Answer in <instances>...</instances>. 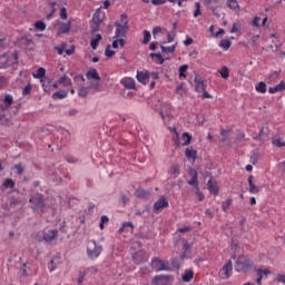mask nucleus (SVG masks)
<instances>
[{
	"instance_id": "42",
	"label": "nucleus",
	"mask_w": 285,
	"mask_h": 285,
	"mask_svg": "<svg viewBox=\"0 0 285 285\" xmlns=\"http://www.w3.org/2000/svg\"><path fill=\"white\" fill-rule=\"evenodd\" d=\"M219 75L223 79H228V77H230V71L228 70V67H223L219 71Z\"/></svg>"
},
{
	"instance_id": "14",
	"label": "nucleus",
	"mask_w": 285,
	"mask_h": 285,
	"mask_svg": "<svg viewBox=\"0 0 285 285\" xmlns=\"http://www.w3.org/2000/svg\"><path fill=\"white\" fill-rule=\"evenodd\" d=\"M121 86L127 90H137V86L135 83V79L132 78H124L120 80Z\"/></svg>"
},
{
	"instance_id": "51",
	"label": "nucleus",
	"mask_w": 285,
	"mask_h": 285,
	"mask_svg": "<svg viewBox=\"0 0 285 285\" xmlns=\"http://www.w3.org/2000/svg\"><path fill=\"white\" fill-rule=\"evenodd\" d=\"M30 92H32V85L29 82L22 90V95L23 97L30 95Z\"/></svg>"
},
{
	"instance_id": "25",
	"label": "nucleus",
	"mask_w": 285,
	"mask_h": 285,
	"mask_svg": "<svg viewBox=\"0 0 285 285\" xmlns=\"http://www.w3.org/2000/svg\"><path fill=\"white\" fill-rule=\"evenodd\" d=\"M166 42H160V49H161V52H165V53H174L176 50H177V42L170 47H164Z\"/></svg>"
},
{
	"instance_id": "64",
	"label": "nucleus",
	"mask_w": 285,
	"mask_h": 285,
	"mask_svg": "<svg viewBox=\"0 0 285 285\" xmlns=\"http://www.w3.org/2000/svg\"><path fill=\"white\" fill-rule=\"evenodd\" d=\"M171 266H173V268H176L177 271H179V268H180L179 261L177 258H173Z\"/></svg>"
},
{
	"instance_id": "26",
	"label": "nucleus",
	"mask_w": 285,
	"mask_h": 285,
	"mask_svg": "<svg viewBox=\"0 0 285 285\" xmlns=\"http://www.w3.org/2000/svg\"><path fill=\"white\" fill-rule=\"evenodd\" d=\"M102 37L100 33H97L95 38L90 40V47L92 50H97L99 48V41H101Z\"/></svg>"
},
{
	"instance_id": "45",
	"label": "nucleus",
	"mask_w": 285,
	"mask_h": 285,
	"mask_svg": "<svg viewBox=\"0 0 285 285\" xmlns=\"http://www.w3.org/2000/svg\"><path fill=\"white\" fill-rule=\"evenodd\" d=\"M179 173V165H173L170 169V175L173 176L174 179H176Z\"/></svg>"
},
{
	"instance_id": "2",
	"label": "nucleus",
	"mask_w": 285,
	"mask_h": 285,
	"mask_svg": "<svg viewBox=\"0 0 285 285\" xmlns=\"http://www.w3.org/2000/svg\"><path fill=\"white\" fill-rule=\"evenodd\" d=\"M255 263L250 258L238 257L235 262V271L237 273H248L253 268Z\"/></svg>"
},
{
	"instance_id": "60",
	"label": "nucleus",
	"mask_w": 285,
	"mask_h": 285,
	"mask_svg": "<svg viewBox=\"0 0 285 285\" xmlns=\"http://www.w3.org/2000/svg\"><path fill=\"white\" fill-rule=\"evenodd\" d=\"M275 282H277L278 284H285V275L283 274L276 275Z\"/></svg>"
},
{
	"instance_id": "24",
	"label": "nucleus",
	"mask_w": 285,
	"mask_h": 285,
	"mask_svg": "<svg viewBox=\"0 0 285 285\" xmlns=\"http://www.w3.org/2000/svg\"><path fill=\"white\" fill-rule=\"evenodd\" d=\"M10 68V58L7 55L0 56V70Z\"/></svg>"
},
{
	"instance_id": "34",
	"label": "nucleus",
	"mask_w": 285,
	"mask_h": 285,
	"mask_svg": "<svg viewBox=\"0 0 285 285\" xmlns=\"http://www.w3.org/2000/svg\"><path fill=\"white\" fill-rule=\"evenodd\" d=\"M142 35H144V39H142L141 43L144 46H148V43H150V39H153V35H150V31H148V30H144Z\"/></svg>"
},
{
	"instance_id": "37",
	"label": "nucleus",
	"mask_w": 285,
	"mask_h": 285,
	"mask_svg": "<svg viewBox=\"0 0 285 285\" xmlns=\"http://www.w3.org/2000/svg\"><path fill=\"white\" fill-rule=\"evenodd\" d=\"M230 206H233V198H228L226 199V202H223L222 203L223 213H228V208H230Z\"/></svg>"
},
{
	"instance_id": "50",
	"label": "nucleus",
	"mask_w": 285,
	"mask_h": 285,
	"mask_svg": "<svg viewBox=\"0 0 285 285\" xmlns=\"http://www.w3.org/2000/svg\"><path fill=\"white\" fill-rule=\"evenodd\" d=\"M273 146H276L277 148H284L285 141H282V139H274L272 140Z\"/></svg>"
},
{
	"instance_id": "59",
	"label": "nucleus",
	"mask_w": 285,
	"mask_h": 285,
	"mask_svg": "<svg viewBox=\"0 0 285 285\" xmlns=\"http://www.w3.org/2000/svg\"><path fill=\"white\" fill-rule=\"evenodd\" d=\"M206 8H212L215 3H219L217 0H204Z\"/></svg>"
},
{
	"instance_id": "38",
	"label": "nucleus",
	"mask_w": 285,
	"mask_h": 285,
	"mask_svg": "<svg viewBox=\"0 0 285 285\" xmlns=\"http://www.w3.org/2000/svg\"><path fill=\"white\" fill-rule=\"evenodd\" d=\"M16 183L12 178H7L4 179V181L2 183V187L3 188H14Z\"/></svg>"
},
{
	"instance_id": "35",
	"label": "nucleus",
	"mask_w": 285,
	"mask_h": 285,
	"mask_svg": "<svg viewBox=\"0 0 285 285\" xmlns=\"http://www.w3.org/2000/svg\"><path fill=\"white\" fill-rule=\"evenodd\" d=\"M135 197L138 199H146V197H148V191H146V189H136Z\"/></svg>"
},
{
	"instance_id": "40",
	"label": "nucleus",
	"mask_w": 285,
	"mask_h": 285,
	"mask_svg": "<svg viewBox=\"0 0 285 285\" xmlns=\"http://www.w3.org/2000/svg\"><path fill=\"white\" fill-rule=\"evenodd\" d=\"M89 94H90V88L88 87H82L78 91L79 97H82V99H86V97H88Z\"/></svg>"
},
{
	"instance_id": "31",
	"label": "nucleus",
	"mask_w": 285,
	"mask_h": 285,
	"mask_svg": "<svg viewBox=\"0 0 285 285\" xmlns=\"http://www.w3.org/2000/svg\"><path fill=\"white\" fill-rule=\"evenodd\" d=\"M227 8L234 10L235 12L239 10V2L237 0H227L226 1Z\"/></svg>"
},
{
	"instance_id": "19",
	"label": "nucleus",
	"mask_w": 285,
	"mask_h": 285,
	"mask_svg": "<svg viewBox=\"0 0 285 285\" xmlns=\"http://www.w3.org/2000/svg\"><path fill=\"white\" fill-rule=\"evenodd\" d=\"M285 90V81H281L278 85H276L275 87H269L268 88V92L271 95H275V92H284Z\"/></svg>"
},
{
	"instance_id": "1",
	"label": "nucleus",
	"mask_w": 285,
	"mask_h": 285,
	"mask_svg": "<svg viewBox=\"0 0 285 285\" xmlns=\"http://www.w3.org/2000/svg\"><path fill=\"white\" fill-rule=\"evenodd\" d=\"M104 253V246H101L97 240H90L87 246V257L88 259L95 261L99 258V255Z\"/></svg>"
},
{
	"instance_id": "39",
	"label": "nucleus",
	"mask_w": 285,
	"mask_h": 285,
	"mask_svg": "<svg viewBox=\"0 0 285 285\" xmlns=\"http://www.w3.org/2000/svg\"><path fill=\"white\" fill-rule=\"evenodd\" d=\"M256 92H262V95L266 94V82L259 81L256 85Z\"/></svg>"
},
{
	"instance_id": "53",
	"label": "nucleus",
	"mask_w": 285,
	"mask_h": 285,
	"mask_svg": "<svg viewBox=\"0 0 285 285\" xmlns=\"http://www.w3.org/2000/svg\"><path fill=\"white\" fill-rule=\"evenodd\" d=\"M257 275H261L262 277H264V275H271V269L268 268H265V269H262V268H258L256 271Z\"/></svg>"
},
{
	"instance_id": "57",
	"label": "nucleus",
	"mask_w": 285,
	"mask_h": 285,
	"mask_svg": "<svg viewBox=\"0 0 285 285\" xmlns=\"http://www.w3.org/2000/svg\"><path fill=\"white\" fill-rule=\"evenodd\" d=\"M259 40V35H256V36H253L252 39H250V46L253 48L257 47V41Z\"/></svg>"
},
{
	"instance_id": "28",
	"label": "nucleus",
	"mask_w": 285,
	"mask_h": 285,
	"mask_svg": "<svg viewBox=\"0 0 285 285\" xmlns=\"http://www.w3.org/2000/svg\"><path fill=\"white\" fill-rule=\"evenodd\" d=\"M59 259H61L59 256H53L51 258V261L48 264V268H49L50 273H52V271L57 269V265L59 264Z\"/></svg>"
},
{
	"instance_id": "5",
	"label": "nucleus",
	"mask_w": 285,
	"mask_h": 285,
	"mask_svg": "<svg viewBox=\"0 0 285 285\" xmlns=\"http://www.w3.org/2000/svg\"><path fill=\"white\" fill-rule=\"evenodd\" d=\"M151 268H155L156 273H159L161 271H170L169 263L163 261L159 257H154L151 259Z\"/></svg>"
},
{
	"instance_id": "17",
	"label": "nucleus",
	"mask_w": 285,
	"mask_h": 285,
	"mask_svg": "<svg viewBox=\"0 0 285 285\" xmlns=\"http://www.w3.org/2000/svg\"><path fill=\"white\" fill-rule=\"evenodd\" d=\"M207 187L209 193H212V195H215V196L219 195V186H217V181L210 178L207 183Z\"/></svg>"
},
{
	"instance_id": "18",
	"label": "nucleus",
	"mask_w": 285,
	"mask_h": 285,
	"mask_svg": "<svg viewBox=\"0 0 285 285\" xmlns=\"http://www.w3.org/2000/svg\"><path fill=\"white\" fill-rule=\"evenodd\" d=\"M71 28H72V22L70 20L68 22H61L58 35H68Z\"/></svg>"
},
{
	"instance_id": "23",
	"label": "nucleus",
	"mask_w": 285,
	"mask_h": 285,
	"mask_svg": "<svg viewBox=\"0 0 285 285\" xmlns=\"http://www.w3.org/2000/svg\"><path fill=\"white\" fill-rule=\"evenodd\" d=\"M106 18V16L101 17V9H97L92 16V21L94 23H104V19Z\"/></svg>"
},
{
	"instance_id": "36",
	"label": "nucleus",
	"mask_w": 285,
	"mask_h": 285,
	"mask_svg": "<svg viewBox=\"0 0 285 285\" xmlns=\"http://www.w3.org/2000/svg\"><path fill=\"white\" fill-rule=\"evenodd\" d=\"M181 139L184 141L183 146H190V141H193V136L188 132H184Z\"/></svg>"
},
{
	"instance_id": "22",
	"label": "nucleus",
	"mask_w": 285,
	"mask_h": 285,
	"mask_svg": "<svg viewBox=\"0 0 285 285\" xmlns=\"http://www.w3.org/2000/svg\"><path fill=\"white\" fill-rule=\"evenodd\" d=\"M279 75H282V69L271 72L267 77V83H275L279 79Z\"/></svg>"
},
{
	"instance_id": "41",
	"label": "nucleus",
	"mask_w": 285,
	"mask_h": 285,
	"mask_svg": "<svg viewBox=\"0 0 285 285\" xmlns=\"http://www.w3.org/2000/svg\"><path fill=\"white\" fill-rule=\"evenodd\" d=\"M36 79H43L46 77V68L40 67L37 70V73L33 76Z\"/></svg>"
},
{
	"instance_id": "33",
	"label": "nucleus",
	"mask_w": 285,
	"mask_h": 285,
	"mask_svg": "<svg viewBox=\"0 0 285 285\" xmlns=\"http://www.w3.org/2000/svg\"><path fill=\"white\" fill-rule=\"evenodd\" d=\"M149 57L151 59H157V63H159V66H164V62L166 61V59H164V57L161 56V53H155V52H151L149 55Z\"/></svg>"
},
{
	"instance_id": "63",
	"label": "nucleus",
	"mask_w": 285,
	"mask_h": 285,
	"mask_svg": "<svg viewBox=\"0 0 285 285\" xmlns=\"http://www.w3.org/2000/svg\"><path fill=\"white\" fill-rule=\"evenodd\" d=\"M193 43H195V40L191 37L187 36L186 40H184V46H193Z\"/></svg>"
},
{
	"instance_id": "7",
	"label": "nucleus",
	"mask_w": 285,
	"mask_h": 285,
	"mask_svg": "<svg viewBox=\"0 0 285 285\" xmlns=\"http://www.w3.org/2000/svg\"><path fill=\"white\" fill-rule=\"evenodd\" d=\"M2 101L3 104L0 105V110H2V112H6V110L11 108L12 104H14V97H12V95L10 94H6Z\"/></svg>"
},
{
	"instance_id": "54",
	"label": "nucleus",
	"mask_w": 285,
	"mask_h": 285,
	"mask_svg": "<svg viewBox=\"0 0 285 285\" xmlns=\"http://www.w3.org/2000/svg\"><path fill=\"white\" fill-rule=\"evenodd\" d=\"M13 168H14V170H17V175H23L24 168H23L22 164H17V165H14Z\"/></svg>"
},
{
	"instance_id": "44",
	"label": "nucleus",
	"mask_w": 285,
	"mask_h": 285,
	"mask_svg": "<svg viewBox=\"0 0 285 285\" xmlns=\"http://www.w3.org/2000/svg\"><path fill=\"white\" fill-rule=\"evenodd\" d=\"M196 10L194 11V18L202 17V3L195 2Z\"/></svg>"
},
{
	"instance_id": "27",
	"label": "nucleus",
	"mask_w": 285,
	"mask_h": 285,
	"mask_svg": "<svg viewBox=\"0 0 285 285\" xmlns=\"http://www.w3.org/2000/svg\"><path fill=\"white\" fill-rule=\"evenodd\" d=\"M66 97H68V91L59 90L52 94L51 99L57 101V99H66Z\"/></svg>"
},
{
	"instance_id": "9",
	"label": "nucleus",
	"mask_w": 285,
	"mask_h": 285,
	"mask_svg": "<svg viewBox=\"0 0 285 285\" xmlns=\"http://www.w3.org/2000/svg\"><path fill=\"white\" fill-rule=\"evenodd\" d=\"M18 41L21 48H24L26 50H35V41L27 36H22Z\"/></svg>"
},
{
	"instance_id": "55",
	"label": "nucleus",
	"mask_w": 285,
	"mask_h": 285,
	"mask_svg": "<svg viewBox=\"0 0 285 285\" xmlns=\"http://www.w3.org/2000/svg\"><path fill=\"white\" fill-rule=\"evenodd\" d=\"M60 18L63 20L68 19V9H66V7L60 9Z\"/></svg>"
},
{
	"instance_id": "46",
	"label": "nucleus",
	"mask_w": 285,
	"mask_h": 285,
	"mask_svg": "<svg viewBox=\"0 0 285 285\" xmlns=\"http://www.w3.org/2000/svg\"><path fill=\"white\" fill-rule=\"evenodd\" d=\"M188 70V65H181L178 69L179 77L186 79V71Z\"/></svg>"
},
{
	"instance_id": "48",
	"label": "nucleus",
	"mask_w": 285,
	"mask_h": 285,
	"mask_svg": "<svg viewBox=\"0 0 285 285\" xmlns=\"http://www.w3.org/2000/svg\"><path fill=\"white\" fill-rule=\"evenodd\" d=\"M36 30H40V32H43L46 30V22L39 20L35 23Z\"/></svg>"
},
{
	"instance_id": "43",
	"label": "nucleus",
	"mask_w": 285,
	"mask_h": 285,
	"mask_svg": "<svg viewBox=\"0 0 285 285\" xmlns=\"http://www.w3.org/2000/svg\"><path fill=\"white\" fill-rule=\"evenodd\" d=\"M230 46H233V42H230V40L223 39L219 42V47L224 48L225 50H228Z\"/></svg>"
},
{
	"instance_id": "47",
	"label": "nucleus",
	"mask_w": 285,
	"mask_h": 285,
	"mask_svg": "<svg viewBox=\"0 0 285 285\" xmlns=\"http://www.w3.org/2000/svg\"><path fill=\"white\" fill-rule=\"evenodd\" d=\"M111 46L107 45L106 50H105V57H107L108 59L115 57V50L110 49Z\"/></svg>"
},
{
	"instance_id": "56",
	"label": "nucleus",
	"mask_w": 285,
	"mask_h": 285,
	"mask_svg": "<svg viewBox=\"0 0 285 285\" xmlns=\"http://www.w3.org/2000/svg\"><path fill=\"white\" fill-rule=\"evenodd\" d=\"M86 281V272H80L78 277V285H82Z\"/></svg>"
},
{
	"instance_id": "32",
	"label": "nucleus",
	"mask_w": 285,
	"mask_h": 285,
	"mask_svg": "<svg viewBox=\"0 0 285 285\" xmlns=\"http://www.w3.org/2000/svg\"><path fill=\"white\" fill-rule=\"evenodd\" d=\"M58 83H60V86H72V80L70 78H68V76H62L60 79H58Z\"/></svg>"
},
{
	"instance_id": "29",
	"label": "nucleus",
	"mask_w": 285,
	"mask_h": 285,
	"mask_svg": "<svg viewBox=\"0 0 285 285\" xmlns=\"http://www.w3.org/2000/svg\"><path fill=\"white\" fill-rule=\"evenodd\" d=\"M193 277H195V272H193V269H186L185 273L183 274V282H191Z\"/></svg>"
},
{
	"instance_id": "52",
	"label": "nucleus",
	"mask_w": 285,
	"mask_h": 285,
	"mask_svg": "<svg viewBox=\"0 0 285 285\" xmlns=\"http://www.w3.org/2000/svg\"><path fill=\"white\" fill-rule=\"evenodd\" d=\"M173 130H174V132H176V137L173 138V141H174L175 146H176L177 148H179V146L181 145V144L179 142V134L177 132V128L174 127Z\"/></svg>"
},
{
	"instance_id": "15",
	"label": "nucleus",
	"mask_w": 285,
	"mask_h": 285,
	"mask_svg": "<svg viewBox=\"0 0 285 285\" xmlns=\"http://www.w3.org/2000/svg\"><path fill=\"white\" fill-rule=\"evenodd\" d=\"M136 78L139 83L146 86V83H148V80L150 79V72L137 71Z\"/></svg>"
},
{
	"instance_id": "11",
	"label": "nucleus",
	"mask_w": 285,
	"mask_h": 285,
	"mask_svg": "<svg viewBox=\"0 0 285 285\" xmlns=\"http://www.w3.org/2000/svg\"><path fill=\"white\" fill-rule=\"evenodd\" d=\"M189 175L191 176V179L188 180V185L193 186L195 188V190H199V180H198V176H197V170L190 169Z\"/></svg>"
},
{
	"instance_id": "16",
	"label": "nucleus",
	"mask_w": 285,
	"mask_h": 285,
	"mask_svg": "<svg viewBox=\"0 0 285 285\" xmlns=\"http://www.w3.org/2000/svg\"><path fill=\"white\" fill-rule=\"evenodd\" d=\"M170 206L168 204V200L164 196H161L155 204H154V210H161V208H168Z\"/></svg>"
},
{
	"instance_id": "10",
	"label": "nucleus",
	"mask_w": 285,
	"mask_h": 285,
	"mask_svg": "<svg viewBox=\"0 0 285 285\" xmlns=\"http://www.w3.org/2000/svg\"><path fill=\"white\" fill-rule=\"evenodd\" d=\"M59 237V230L57 229H50L47 233L43 234L42 239L46 242V244H51Z\"/></svg>"
},
{
	"instance_id": "21",
	"label": "nucleus",
	"mask_w": 285,
	"mask_h": 285,
	"mask_svg": "<svg viewBox=\"0 0 285 285\" xmlns=\"http://www.w3.org/2000/svg\"><path fill=\"white\" fill-rule=\"evenodd\" d=\"M87 79H94V81H101V77L99 76V72L97 69H90L86 73Z\"/></svg>"
},
{
	"instance_id": "8",
	"label": "nucleus",
	"mask_w": 285,
	"mask_h": 285,
	"mask_svg": "<svg viewBox=\"0 0 285 285\" xmlns=\"http://www.w3.org/2000/svg\"><path fill=\"white\" fill-rule=\"evenodd\" d=\"M131 259L134 262V264H144V262H146V250L144 249H139L138 252H135L131 255Z\"/></svg>"
},
{
	"instance_id": "4",
	"label": "nucleus",
	"mask_w": 285,
	"mask_h": 285,
	"mask_svg": "<svg viewBox=\"0 0 285 285\" xmlns=\"http://www.w3.org/2000/svg\"><path fill=\"white\" fill-rule=\"evenodd\" d=\"M116 32L112 39H124L128 35L129 26L128 21L125 24L119 23L118 21L115 22Z\"/></svg>"
},
{
	"instance_id": "13",
	"label": "nucleus",
	"mask_w": 285,
	"mask_h": 285,
	"mask_svg": "<svg viewBox=\"0 0 285 285\" xmlns=\"http://www.w3.org/2000/svg\"><path fill=\"white\" fill-rule=\"evenodd\" d=\"M194 82H195L196 92H204V90H206V88L208 86L206 80L199 79V78H197V76H195Z\"/></svg>"
},
{
	"instance_id": "30",
	"label": "nucleus",
	"mask_w": 285,
	"mask_h": 285,
	"mask_svg": "<svg viewBox=\"0 0 285 285\" xmlns=\"http://www.w3.org/2000/svg\"><path fill=\"white\" fill-rule=\"evenodd\" d=\"M185 156L187 157V159H193V161H195L197 159V150L193 148H186Z\"/></svg>"
},
{
	"instance_id": "58",
	"label": "nucleus",
	"mask_w": 285,
	"mask_h": 285,
	"mask_svg": "<svg viewBox=\"0 0 285 285\" xmlns=\"http://www.w3.org/2000/svg\"><path fill=\"white\" fill-rule=\"evenodd\" d=\"M220 135H222L220 141H226L228 139V130L220 129Z\"/></svg>"
},
{
	"instance_id": "61",
	"label": "nucleus",
	"mask_w": 285,
	"mask_h": 285,
	"mask_svg": "<svg viewBox=\"0 0 285 285\" xmlns=\"http://www.w3.org/2000/svg\"><path fill=\"white\" fill-rule=\"evenodd\" d=\"M259 21H262V18L255 17L250 23L254 28H259Z\"/></svg>"
},
{
	"instance_id": "20",
	"label": "nucleus",
	"mask_w": 285,
	"mask_h": 285,
	"mask_svg": "<svg viewBox=\"0 0 285 285\" xmlns=\"http://www.w3.org/2000/svg\"><path fill=\"white\" fill-rule=\"evenodd\" d=\"M220 273H224L225 277H230V274L233 273V262L228 261L220 269Z\"/></svg>"
},
{
	"instance_id": "62",
	"label": "nucleus",
	"mask_w": 285,
	"mask_h": 285,
	"mask_svg": "<svg viewBox=\"0 0 285 285\" xmlns=\"http://www.w3.org/2000/svg\"><path fill=\"white\" fill-rule=\"evenodd\" d=\"M159 32H161V27H154L151 35L154 37V39H156L157 35H159Z\"/></svg>"
},
{
	"instance_id": "12",
	"label": "nucleus",
	"mask_w": 285,
	"mask_h": 285,
	"mask_svg": "<svg viewBox=\"0 0 285 285\" xmlns=\"http://www.w3.org/2000/svg\"><path fill=\"white\" fill-rule=\"evenodd\" d=\"M247 181L249 184V193L252 195H257V193L262 191V187L256 186V184L253 183V181H255V176H253V175L248 176Z\"/></svg>"
},
{
	"instance_id": "49",
	"label": "nucleus",
	"mask_w": 285,
	"mask_h": 285,
	"mask_svg": "<svg viewBox=\"0 0 285 285\" xmlns=\"http://www.w3.org/2000/svg\"><path fill=\"white\" fill-rule=\"evenodd\" d=\"M4 88H8V78L0 76V90H4Z\"/></svg>"
},
{
	"instance_id": "6",
	"label": "nucleus",
	"mask_w": 285,
	"mask_h": 285,
	"mask_svg": "<svg viewBox=\"0 0 285 285\" xmlns=\"http://www.w3.org/2000/svg\"><path fill=\"white\" fill-rule=\"evenodd\" d=\"M173 282V275H156L153 278L154 285H170Z\"/></svg>"
},
{
	"instance_id": "3",
	"label": "nucleus",
	"mask_w": 285,
	"mask_h": 285,
	"mask_svg": "<svg viewBox=\"0 0 285 285\" xmlns=\"http://www.w3.org/2000/svg\"><path fill=\"white\" fill-rule=\"evenodd\" d=\"M29 204H31V208L35 210L36 208L43 209L46 208V198L43 197V194L36 193L30 196Z\"/></svg>"
}]
</instances>
